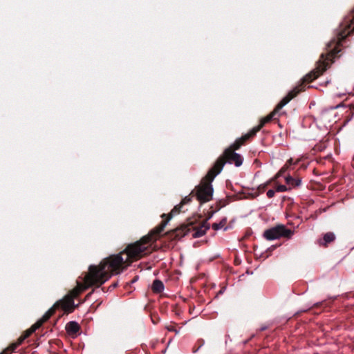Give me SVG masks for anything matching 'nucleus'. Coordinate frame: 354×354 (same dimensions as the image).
<instances>
[{
	"label": "nucleus",
	"mask_w": 354,
	"mask_h": 354,
	"mask_svg": "<svg viewBox=\"0 0 354 354\" xmlns=\"http://www.w3.org/2000/svg\"><path fill=\"white\" fill-rule=\"evenodd\" d=\"M122 252L105 258L99 266H91L85 276V282L88 285L100 286L105 283L112 275L122 272L129 266Z\"/></svg>",
	"instance_id": "1"
},
{
	"label": "nucleus",
	"mask_w": 354,
	"mask_h": 354,
	"mask_svg": "<svg viewBox=\"0 0 354 354\" xmlns=\"http://www.w3.org/2000/svg\"><path fill=\"white\" fill-rule=\"evenodd\" d=\"M168 221H163L158 226L151 230L147 235L144 236L139 241L129 244L122 251V254L129 262V265L151 253V245L159 239Z\"/></svg>",
	"instance_id": "2"
},
{
	"label": "nucleus",
	"mask_w": 354,
	"mask_h": 354,
	"mask_svg": "<svg viewBox=\"0 0 354 354\" xmlns=\"http://www.w3.org/2000/svg\"><path fill=\"white\" fill-rule=\"evenodd\" d=\"M348 22V21L344 22L343 28H347L341 30V32L338 34L337 41L333 40L330 41L327 46V50L328 51V53L326 55L322 54L317 62V66L315 70L304 77V82H310L317 78L321 74H322L323 72L327 69V68L333 62V59H334L335 55L340 52L339 46L342 40H343L345 37H347L348 35L354 30V18L350 21L349 24Z\"/></svg>",
	"instance_id": "3"
},
{
	"label": "nucleus",
	"mask_w": 354,
	"mask_h": 354,
	"mask_svg": "<svg viewBox=\"0 0 354 354\" xmlns=\"http://www.w3.org/2000/svg\"><path fill=\"white\" fill-rule=\"evenodd\" d=\"M223 166L224 162L222 159L216 161L214 166L209 170L200 185L196 187V196L201 203L208 202L212 198L214 189L212 183L214 178L221 173Z\"/></svg>",
	"instance_id": "4"
},
{
	"label": "nucleus",
	"mask_w": 354,
	"mask_h": 354,
	"mask_svg": "<svg viewBox=\"0 0 354 354\" xmlns=\"http://www.w3.org/2000/svg\"><path fill=\"white\" fill-rule=\"evenodd\" d=\"M92 285H88L84 279V283L80 282L77 283V286L74 288L64 298L53 305L54 310H55L57 306H60L62 309L67 313L73 311L75 306L74 304V298L77 297L82 292L85 290Z\"/></svg>",
	"instance_id": "5"
},
{
	"label": "nucleus",
	"mask_w": 354,
	"mask_h": 354,
	"mask_svg": "<svg viewBox=\"0 0 354 354\" xmlns=\"http://www.w3.org/2000/svg\"><path fill=\"white\" fill-rule=\"evenodd\" d=\"M274 114V112L271 113L268 115L263 118L260 120V123L258 126L253 127L248 133L243 136L241 138L237 139L232 145V148L233 149H238L245 141L250 138L251 137L256 135V133L260 131V129L268 122H270Z\"/></svg>",
	"instance_id": "6"
},
{
	"label": "nucleus",
	"mask_w": 354,
	"mask_h": 354,
	"mask_svg": "<svg viewBox=\"0 0 354 354\" xmlns=\"http://www.w3.org/2000/svg\"><path fill=\"white\" fill-rule=\"evenodd\" d=\"M292 230L287 229L283 225H279L270 229L266 230L263 233V236L267 240H275L281 237L290 238L292 235Z\"/></svg>",
	"instance_id": "7"
},
{
	"label": "nucleus",
	"mask_w": 354,
	"mask_h": 354,
	"mask_svg": "<svg viewBox=\"0 0 354 354\" xmlns=\"http://www.w3.org/2000/svg\"><path fill=\"white\" fill-rule=\"evenodd\" d=\"M222 159L224 162L229 164H234L236 167H239L243 163L242 157L237 153L234 152L232 148L226 149L223 153V156L219 158L218 160Z\"/></svg>",
	"instance_id": "8"
},
{
	"label": "nucleus",
	"mask_w": 354,
	"mask_h": 354,
	"mask_svg": "<svg viewBox=\"0 0 354 354\" xmlns=\"http://www.w3.org/2000/svg\"><path fill=\"white\" fill-rule=\"evenodd\" d=\"M55 313L54 307H51L45 314L37 321L29 329L25 331V333L22 335L23 339H26L32 333H34L37 329L41 326V325L46 322Z\"/></svg>",
	"instance_id": "9"
},
{
	"label": "nucleus",
	"mask_w": 354,
	"mask_h": 354,
	"mask_svg": "<svg viewBox=\"0 0 354 354\" xmlns=\"http://www.w3.org/2000/svg\"><path fill=\"white\" fill-rule=\"evenodd\" d=\"M304 89L302 84L295 87L290 91L277 104L276 109H280L286 104H287L292 98H294L299 92Z\"/></svg>",
	"instance_id": "10"
},
{
	"label": "nucleus",
	"mask_w": 354,
	"mask_h": 354,
	"mask_svg": "<svg viewBox=\"0 0 354 354\" xmlns=\"http://www.w3.org/2000/svg\"><path fill=\"white\" fill-rule=\"evenodd\" d=\"M209 227L207 223H203L201 226L195 230L193 234V237L199 238L203 236L206 233L207 230H209Z\"/></svg>",
	"instance_id": "11"
},
{
	"label": "nucleus",
	"mask_w": 354,
	"mask_h": 354,
	"mask_svg": "<svg viewBox=\"0 0 354 354\" xmlns=\"http://www.w3.org/2000/svg\"><path fill=\"white\" fill-rule=\"evenodd\" d=\"M285 180L286 184L289 186V189H290L292 187H299L301 185V179L297 178L295 179L290 176H287L285 178Z\"/></svg>",
	"instance_id": "12"
},
{
	"label": "nucleus",
	"mask_w": 354,
	"mask_h": 354,
	"mask_svg": "<svg viewBox=\"0 0 354 354\" xmlns=\"http://www.w3.org/2000/svg\"><path fill=\"white\" fill-rule=\"evenodd\" d=\"M66 331L70 334H74L80 330V326L76 322H69L66 326Z\"/></svg>",
	"instance_id": "13"
},
{
	"label": "nucleus",
	"mask_w": 354,
	"mask_h": 354,
	"mask_svg": "<svg viewBox=\"0 0 354 354\" xmlns=\"http://www.w3.org/2000/svg\"><path fill=\"white\" fill-rule=\"evenodd\" d=\"M151 288L154 292L160 293L164 290V284L160 280L156 279L153 282Z\"/></svg>",
	"instance_id": "14"
},
{
	"label": "nucleus",
	"mask_w": 354,
	"mask_h": 354,
	"mask_svg": "<svg viewBox=\"0 0 354 354\" xmlns=\"http://www.w3.org/2000/svg\"><path fill=\"white\" fill-rule=\"evenodd\" d=\"M190 201L189 198H184L183 200V201L181 202V204L178 206H175L174 208L171 210V212H170L169 215L168 216V218L166 221H168V222L169 221V220L171 218V217L173 216V215H175V214H177L180 212V207L182 206L183 204L184 203H186L187 202H189Z\"/></svg>",
	"instance_id": "15"
},
{
	"label": "nucleus",
	"mask_w": 354,
	"mask_h": 354,
	"mask_svg": "<svg viewBox=\"0 0 354 354\" xmlns=\"http://www.w3.org/2000/svg\"><path fill=\"white\" fill-rule=\"evenodd\" d=\"M335 239V236L333 232H327L324 235L323 242H320V244L326 245L328 243L333 241Z\"/></svg>",
	"instance_id": "16"
},
{
	"label": "nucleus",
	"mask_w": 354,
	"mask_h": 354,
	"mask_svg": "<svg viewBox=\"0 0 354 354\" xmlns=\"http://www.w3.org/2000/svg\"><path fill=\"white\" fill-rule=\"evenodd\" d=\"M226 224V218H223L222 221H221L219 223H216L212 225V228L214 230H218L225 227Z\"/></svg>",
	"instance_id": "17"
},
{
	"label": "nucleus",
	"mask_w": 354,
	"mask_h": 354,
	"mask_svg": "<svg viewBox=\"0 0 354 354\" xmlns=\"http://www.w3.org/2000/svg\"><path fill=\"white\" fill-rule=\"evenodd\" d=\"M290 189L287 187L286 185H279L276 187V192H283L289 190Z\"/></svg>",
	"instance_id": "18"
},
{
	"label": "nucleus",
	"mask_w": 354,
	"mask_h": 354,
	"mask_svg": "<svg viewBox=\"0 0 354 354\" xmlns=\"http://www.w3.org/2000/svg\"><path fill=\"white\" fill-rule=\"evenodd\" d=\"M274 194H275V192L272 189H269L268 192H267V196L269 198H272L274 196Z\"/></svg>",
	"instance_id": "19"
},
{
	"label": "nucleus",
	"mask_w": 354,
	"mask_h": 354,
	"mask_svg": "<svg viewBox=\"0 0 354 354\" xmlns=\"http://www.w3.org/2000/svg\"><path fill=\"white\" fill-rule=\"evenodd\" d=\"M26 339H23V335H21L15 344V346L20 345Z\"/></svg>",
	"instance_id": "20"
},
{
	"label": "nucleus",
	"mask_w": 354,
	"mask_h": 354,
	"mask_svg": "<svg viewBox=\"0 0 354 354\" xmlns=\"http://www.w3.org/2000/svg\"><path fill=\"white\" fill-rule=\"evenodd\" d=\"M288 167H287V165H284V166H283V167L280 169V171H279V173H278V174H277V175H278V176H279V175H281V174L284 173V172L286 171V169H288Z\"/></svg>",
	"instance_id": "21"
},
{
	"label": "nucleus",
	"mask_w": 354,
	"mask_h": 354,
	"mask_svg": "<svg viewBox=\"0 0 354 354\" xmlns=\"http://www.w3.org/2000/svg\"><path fill=\"white\" fill-rule=\"evenodd\" d=\"M297 162H293L292 158H290L286 163V165H287V167H288L292 164H296Z\"/></svg>",
	"instance_id": "22"
},
{
	"label": "nucleus",
	"mask_w": 354,
	"mask_h": 354,
	"mask_svg": "<svg viewBox=\"0 0 354 354\" xmlns=\"http://www.w3.org/2000/svg\"><path fill=\"white\" fill-rule=\"evenodd\" d=\"M268 184V182H267L266 183H265L263 185V188H264L266 186H267Z\"/></svg>",
	"instance_id": "23"
},
{
	"label": "nucleus",
	"mask_w": 354,
	"mask_h": 354,
	"mask_svg": "<svg viewBox=\"0 0 354 354\" xmlns=\"http://www.w3.org/2000/svg\"><path fill=\"white\" fill-rule=\"evenodd\" d=\"M112 286H113V288L116 287V286H117V283H113V284L112 285Z\"/></svg>",
	"instance_id": "24"
},
{
	"label": "nucleus",
	"mask_w": 354,
	"mask_h": 354,
	"mask_svg": "<svg viewBox=\"0 0 354 354\" xmlns=\"http://www.w3.org/2000/svg\"><path fill=\"white\" fill-rule=\"evenodd\" d=\"M265 329H266V327H263V328H261V330H265Z\"/></svg>",
	"instance_id": "25"
}]
</instances>
